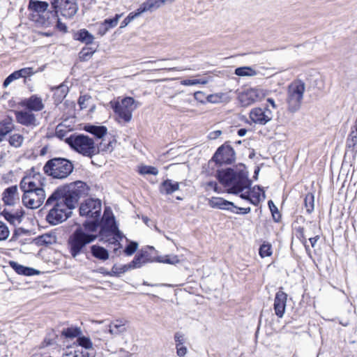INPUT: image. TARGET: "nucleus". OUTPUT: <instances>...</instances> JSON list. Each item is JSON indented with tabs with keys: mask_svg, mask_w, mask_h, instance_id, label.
<instances>
[{
	"mask_svg": "<svg viewBox=\"0 0 357 357\" xmlns=\"http://www.w3.org/2000/svg\"><path fill=\"white\" fill-rule=\"evenodd\" d=\"M86 193L84 183L77 181L69 186L56 189L47 199L45 206H53L46 216L47 221L56 225L69 218L79 198Z\"/></svg>",
	"mask_w": 357,
	"mask_h": 357,
	"instance_id": "nucleus-1",
	"label": "nucleus"
},
{
	"mask_svg": "<svg viewBox=\"0 0 357 357\" xmlns=\"http://www.w3.org/2000/svg\"><path fill=\"white\" fill-rule=\"evenodd\" d=\"M220 182L227 188L228 193L239 195L250 188L251 181L244 165L240 164L235 168H227L218 172Z\"/></svg>",
	"mask_w": 357,
	"mask_h": 357,
	"instance_id": "nucleus-2",
	"label": "nucleus"
},
{
	"mask_svg": "<svg viewBox=\"0 0 357 357\" xmlns=\"http://www.w3.org/2000/svg\"><path fill=\"white\" fill-rule=\"evenodd\" d=\"M97 238V235L86 232L82 227H78L70 236L68 245L70 253L73 258H76L80 254L86 252V245L93 242Z\"/></svg>",
	"mask_w": 357,
	"mask_h": 357,
	"instance_id": "nucleus-3",
	"label": "nucleus"
},
{
	"mask_svg": "<svg viewBox=\"0 0 357 357\" xmlns=\"http://www.w3.org/2000/svg\"><path fill=\"white\" fill-rule=\"evenodd\" d=\"M65 141L77 153L90 158L96 155V153L98 151V149H96L93 139L84 135H71L66 138Z\"/></svg>",
	"mask_w": 357,
	"mask_h": 357,
	"instance_id": "nucleus-4",
	"label": "nucleus"
},
{
	"mask_svg": "<svg viewBox=\"0 0 357 357\" xmlns=\"http://www.w3.org/2000/svg\"><path fill=\"white\" fill-rule=\"evenodd\" d=\"M73 169V163L63 158L51 159L43 167L45 174L58 179L67 178L72 173Z\"/></svg>",
	"mask_w": 357,
	"mask_h": 357,
	"instance_id": "nucleus-5",
	"label": "nucleus"
},
{
	"mask_svg": "<svg viewBox=\"0 0 357 357\" xmlns=\"http://www.w3.org/2000/svg\"><path fill=\"white\" fill-rule=\"evenodd\" d=\"M305 90V84L300 79H296L289 85L287 102L289 111L295 112L299 109Z\"/></svg>",
	"mask_w": 357,
	"mask_h": 357,
	"instance_id": "nucleus-6",
	"label": "nucleus"
},
{
	"mask_svg": "<svg viewBox=\"0 0 357 357\" xmlns=\"http://www.w3.org/2000/svg\"><path fill=\"white\" fill-rule=\"evenodd\" d=\"M135 100L131 97H126L120 102H115L112 107L114 112L125 122H129L132 116V112L137 108Z\"/></svg>",
	"mask_w": 357,
	"mask_h": 357,
	"instance_id": "nucleus-7",
	"label": "nucleus"
},
{
	"mask_svg": "<svg viewBox=\"0 0 357 357\" xmlns=\"http://www.w3.org/2000/svg\"><path fill=\"white\" fill-rule=\"evenodd\" d=\"M51 4L56 16L60 13L66 18L73 17L78 10L77 3L72 0H52Z\"/></svg>",
	"mask_w": 357,
	"mask_h": 357,
	"instance_id": "nucleus-8",
	"label": "nucleus"
},
{
	"mask_svg": "<svg viewBox=\"0 0 357 357\" xmlns=\"http://www.w3.org/2000/svg\"><path fill=\"white\" fill-rule=\"evenodd\" d=\"M100 236L102 241L112 244L117 243L119 245H120L116 237H121V233L116 225L114 216L105 218Z\"/></svg>",
	"mask_w": 357,
	"mask_h": 357,
	"instance_id": "nucleus-9",
	"label": "nucleus"
},
{
	"mask_svg": "<svg viewBox=\"0 0 357 357\" xmlns=\"http://www.w3.org/2000/svg\"><path fill=\"white\" fill-rule=\"evenodd\" d=\"M102 210L101 202L98 199H88L79 206V215L87 218L100 220Z\"/></svg>",
	"mask_w": 357,
	"mask_h": 357,
	"instance_id": "nucleus-10",
	"label": "nucleus"
},
{
	"mask_svg": "<svg viewBox=\"0 0 357 357\" xmlns=\"http://www.w3.org/2000/svg\"><path fill=\"white\" fill-rule=\"evenodd\" d=\"M236 158V154L234 149L227 143H225L220 146L215 154L212 160L218 165L231 164Z\"/></svg>",
	"mask_w": 357,
	"mask_h": 357,
	"instance_id": "nucleus-11",
	"label": "nucleus"
},
{
	"mask_svg": "<svg viewBox=\"0 0 357 357\" xmlns=\"http://www.w3.org/2000/svg\"><path fill=\"white\" fill-rule=\"evenodd\" d=\"M43 180L42 175L39 173L26 175L20 181V189L23 192H26L28 190L35 192L38 191V190H44Z\"/></svg>",
	"mask_w": 357,
	"mask_h": 357,
	"instance_id": "nucleus-12",
	"label": "nucleus"
},
{
	"mask_svg": "<svg viewBox=\"0 0 357 357\" xmlns=\"http://www.w3.org/2000/svg\"><path fill=\"white\" fill-rule=\"evenodd\" d=\"M45 199V193L44 190H38V191L24 192L22 201L23 204L29 208H39Z\"/></svg>",
	"mask_w": 357,
	"mask_h": 357,
	"instance_id": "nucleus-13",
	"label": "nucleus"
},
{
	"mask_svg": "<svg viewBox=\"0 0 357 357\" xmlns=\"http://www.w3.org/2000/svg\"><path fill=\"white\" fill-rule=\"evenodd\" d=\"M273 117V112L267 107H255L250 112V119L256 124L266 125Z\"/></svg>",
	"mask_w": 357,
	"mask_h": 357,
	"instance_id": "nucleus-14",
	"label": "nucleus"
},
{
	"mask_svg": "<svg viewBox=\"0 0 357 357\" xmlns=\"http://www.w3.org/2000/svg\"><path fill=\"white\" fill-rule=\"evenodd\" d=\"M264 96L262 90L259 89H250L241 93L238 97L243 107H248L252 104L260 101Z\"/></svg>",
	"mask_w": 357,
	"mask_h": 357,
	"instance_id": "nucleus-15",
	"label": "nucleus"
},
{
	"mask_svg": "<svg viewBox=\"0 0 357 357\" xmlns=\"http://www.w3.org/2000/svg\"><path fill=\"white\" fill-rule=\"evenodd\" d=\"M15 114L16 121L22 126L34 128L39 124L36 116L29 110L15 111Z\"/></svg>",
	"mask_w": 357,
	"mask_h": 357,
	"instance_id": "nucleus-16",
	"label": "nucleus"
},
{
	"mask_svg": "<svg viewBox=\"0 0 357 357\" xmlns=\"http://www.w3.org/2000/svg\"><path fill=\"white\" fill-rule=\"evenodd\" d=\"M20 105L31 112H40L45 108L43 98L36 94L31 95L30 97L23 99L20 102Z\"/></svg>",
	"mask_w": 357,
	"mask_h": 357,
	"instance_id": "nucleus-17",
	"label": "nucleus"
},
{
	"mask_svg": "<svg viewBox=\"0 0 357 357\" xmlns=\"http://www.w3.org/2000/svg\"><path fill=\"white\" fill-rule=\"evenodd\" d=\"M261 191L262 189L260 186H255L252 190H250V188L246 189L243 193L240 195V197L242 199L246 200L250 204L257 206L261 200V196L263 197V199H265V193L264 192H262V194H261Z\"/></svg>",
	"mask_w": 357,
	"mask_h": 357,
	"instance_id": "nucleus-18",
	"label": "nucleus"
},
{
	"mask_svg": "<svg viewBox=\"0 0 357 357\" xmlns=\"http://www.w3.org/2000/svg\"><path fill=\"white\" fill-rule=\"evenodd\" d=\"M287 300V294L282 291H278L274 299V311L275 314L280 318H282L284 314L286 304Z\"/></svg>",
	"mask_w": 357,
	"mask_h": 357,
	"instance_id": "nucleus-19",
	"label": "nucleus"
},
{
	"mask_svg": "<svg viewBox=\"0 0 357 357\" xmlns=\"http://www.w3.org/2000/svg\"><path fill=\"white\" fill-rule=\"evenodd\" d=\"M175 0H146L137 9V14L141 15L144 12L153 11L165 3H172Z\"/></svg>",
	"mask_w": 357,
	"mask_h": 357,
	"instance_id": "nucleus-20",
	"label": "nucleus"
},
{
	"mask_svg": "<svg viewBox=\"0 0 357 357\" xmlns=\"http://www.w3.org/2000/svg\"><path fill=\"white\" fill-rule=\"evenodd\" d=\"M20 199L17 185H13L5 189L2 194V200L6 205L13 206Z\"/></svg>",
	"mask_w": 357,
	"mask_h": 357,
	"instance_id": "nucleus-21",
	"label": "nucleus"
},
{
	"mask_svg": "<svg viewBox=\"0 0 357 357\" xmlns=\"http://www.w3.org/2000/svg\"><path fill=\"white\" fill-rule=\"evenodd\" d=\"M209 206L212 208H216L219 209L228 210L231 212H234L232 208H236V206L231 202L227 201L223 198L220 197H212L209 200Z\"/></svg>",
	"mask_w": 357,
	"mask_h": 357,
	"instance_id": "nucleus-22",
	"label": "nucleus"
},
{
	"mask_svg": "<svg viewBox=\"0 0 357 357\" xmlns=\"http://www.w3.org/2000/svg\"><path fill=\"white\" fill-rule=\"evenodd\" d=\"M48 8L49 3L43 1L29 0L28 4V9L30 11L36 13L39 15L47 11Z\"/></svg>",
	"mask_w": 357,
	"mask_h": 357,
	"instance_id": "nucleus-23",
	"label": "nucleus"
},
{
	"mask_svg": "<svg viewBox=\"0 0 357 357\" xmlns=\"http://www.w3.org/2000/svg\"><path fill=\"white\" fill-rule=\"evenodd\" d=\"M12 118L7 116L0 121V142L14 129Z\"/></svg>",
	"mask_w": 357,
	"mask_h": 357,
	"instance_id": "nucleus-24",
	"label": "nucleus"
},
{
	"mask_svg": "<svg viewBox=\"0 0 357 357\" xmlns=\"http://www.w3.org/2000/svg\"><path fill=\"white\" fill-rule=\"evenodd\" d=\"M179 190V183L170 179L164 181L159 187L160 192L165 195H171Z\"/></svg>",
	"mask_w": 357,
	"mask_h": 357,
	"instance_id": "nucleus-25",
	"label": "nucleus"
},
{
	"mask_svg": "<svg viewBox=\"0 0 357 357\" xmlns=\"http://www.w3.org/2000/svg\"><path fill=\"white\" fill-rule=\"evenodd\" d=\"M84 130L100 139L107 132V128L104 126L87 125L85 126Z\"/></svg>",
	"mask_w": 357,
	"mask_h": 357,
	"instance_id": "nucleus-26",
	"label": "nucleus"
},
{
	"mask_svg": "<svg viewBox=\"0 0 357 357\" xmlns=\"http://www.w3.org/2000/svg\"><path fill=\"white\" fill-rule=\"evenodd\" d=\"M116 143L113 141H106L102 139L100 143L96 144V149H98L96 155L103 153H111L114 150V144Z\"/></svg>",
	"mask_w": 357,
	"mask_h": 357,
	"instance_id": "nucleus-27",
	"label": "nucleus"
},
{
	"mask_svg": "<svg viewBox=\"0 0 357 357\" xmlns=\"http://www.w3.org/2000/svg\"><path fill=\"white\" fill-rule=\"evenodd\" d=\"M112 335L123 333L126 332V326L125 322L121 320H116L108 326V331Z\"/></svg>",
	"mask_w": 357,
	"mask_h": 357,
	"instance_id": "nucleus-28",
	"label": "nucleus"
},
{
	"mask_svg": "<svg viewBox=\"0 0 357 357\" xmlns=\"http://www.w3.org/2000/svg\"><path fill=\"white\" fill-rule=\"evenodd\" d=\"M91 250L93 256L100 260L105 261L109 258L108 251L99 245H92Z\"/></svg>",
	"mask_w": 357,
	"mask_h": 357,
	"instance_id": "nucleus-29",
	"label": "nucleus"
},
{
	"mask_svg": "<svg viewBox=\"0 0 357 357\" xmlns=\"http://www.w3.org/2000/svg\"><path fill=\"white\" fill-rule=\"evenodd\" d=\"M148 259L147 256L144 254H140L138 255H136L133 260L128 264V266L129 269H134V268H139L142 267L144 264L147 263Z\"/></svg>",
	"mask_w": 357,
	"mask_h": 357,
	"instance_id": "nucleus-30",
	"label": "nucleus"
},
{
	"mask_svg": "<svg viewBox=\"0 0 357 357\" xmlns=\"http://www.w3.org/2000/svg\"><path fill=\"white\" fill-rule=\"evenodd\" d=\"M10 266L18 273L23 275H33L35 270L31 268L25 267L15 261L10 262Z\"/></svg>",
	"mask_w": 357,
	"mask_h": 357,
	"instance_id": "nucleus-31",
	"label": "nucleus"
},
{
	"mask_svg": "<svg viewBox=\"0 0 357 357\" xmlns=\"http://www.w3.org/2000/svg\"><path fill=\"white\" fill-rule=\"evenodd\" d=\"M76 39L86 43V45H91L93 43L94 37L87 30L81 29L76 35Z\"/></svg>",
	"mask_w": 357,
	"mask_h": 357,
	"instance_id": "nucleus-32",
	"label": "nucleus"
},
{
	"mask_svg": "<svg viewBox=\"0 0 357 357\" xmlns=\"http://www.w3.org/2000/svg\"><path fill=\"white\" fill-rule=\"evenodd\" d=\"M257 72L250 66L239 67L235 69V75L239 77H253Z\"/></svg>",
	"mask_w": 357,
	"mask_h": 357,
	"instance_id": "nucleus-33",
	"label": "nucleus"
},
{
	"mask_svg": "<svg viewBox=\"0 0 357 357\" xmlns=\"http://www.w3.org/2000/svg\"><path fill=\"white\" fill-rule=\"evenodd\" d=\"M24 140V137L22 135L14 133L9 136L8 143L10 146L18 149L22 146Z\"/></svg>",
	"mask_w": 357,
	"mask_h": 357,
	"instance_id": "nucleus-34",
	"label": "nucleus"
},
{
	"mask_svg": "<svg viewBox=\"0 0 357 357\" xmlns=\"http://www.w3.org/2000/svg\"><path fill=\"white\" fill-rule=\"evenodd\" d=\"M357 144V118L355 121L354 128L351 130L347 139V146L349 149H354Z\"/></svg>",
	"mask_w": 357,
	"mask_h": 357,
	"instance_id": "nucleus-35",
	"label": "nucleus"
},
{
	"mask_svg": "<svg viewBox=\"0 0 357 357\" xmlns=\"http://www.w3.org/2000/svg\"><path fill=\"white\" fill-rule=\"evenodd\" d=\"M3 215L7 221L13 225H18L22 222V216L18 213H12L10 212L4 211L3 212Z\"/></svg>",
	"mask_w": 357,
	"mask_h": 357,
	"instance_id": "nucleus-36",
	"label": "nucleus"
},
{
	"mask_svg": "<svg viewBox=\"0 0 357 357\" xmlns=\"http://www.w3.org/2000/svg\"><path fill=\"white\" fill-rule=\"evenodd\" d=\"M68 92V88L64 85H60L55 89L54 93V101L58 104V102H61L66 97Z\"/></svg>",
	"mask_w": 357,
	"mask_h": 357,
	"instance_id": "nucleus-37",
	"label": "nucleus"
},
{
	"mask_svg": "<svg viewBox=\"0 0 357 357\" xmlns=\"http://www.w3.org/2000/svg\"><path fill=\"white\" fill-rule=\"evenodd\" d=\"M91 220H87L83 224L84 230L86 232H89L91 234H93V232H95L97 230L99 220H96V218H91Z\"/></svg>",
	"mask_w": 357,
	"mask_h": 357,
	"instance_id": "nucleus-38",
	"label": "nucleus"
},
{
	"mask_svg": "<svg viewBox=\"0 0 357 357\" xmlns=\"http://www.w3.org/2000/svg\"><path fill=\"white\" fill-rule=\"evenodd\" d=\"M96 52V49L92 47H85L79 52V59L82 61H88Z\"/></svg>",
	"mask_w": 357,
	"mask_h": 357,
	"instance_id": "nucleus-39",
	"label": "nucleus"
},
{
	"mask_svg": "<svg viewBox=\"0 0 357 357\" xmlns=\"http://www.w3.org/2000/svg\"><path fill=\"white\" fill-rule=\"evenodd\" d=\"M70 337H76V342L86 349H92L93 344L91 340L86 336H69Z\"/></svg>",
	"mask_w": 357,
	"mask_h": 357,
	"instance_id": "nucleus-40",
	"label": "nucleus"
},
{
	"mask_svg": "<svg viewBox=\"0 0 357 357\" xmlns=\"http://www.w3.org/2000/svg\"><path fill=\"white\" fill-rule=\"evenodd\" d=\"M314 197L313 194L307 193L304 199V205L307 213L310 214L314 211Z\"/></svg>",
	"mask_w": 357,
	"mask_h": 357,
	"instance_id": "nucleus-41",
	"label": "nucleus"
},
{
	"mask_svg": "<svg viewBox=\"0 0 357 357\" xmlns=\"http://www.w3.org/2000/svg\"><path fill=\"white\" fill-rule=\"evenodd\" d=\"M176 346L178 356L182 357L187 353V348L184 345V340L183 336H178L176 339Z\"/></svg>",
	"mask_w": 357,
	"mask_h": 357,
	"instance_id": "nucleus-42",
	"label": "nucleus"
},
{
	"mask_svg": "<svg viewBox=\"0 0 357 357\" xmlns=\"http://www.w3.org/2000/svg\"><path fill=\"white\" fill-rule=\"evenodd\" d=\"M129 269L128 264L118 266L117 265H114L112 268V270L109 271V276H115L119 277L121 274L126 273Z\"/></svg>",
	"mask_w": 357,
	"mask_h": 357,
	"instance_id": "nucleus-43",
	"label": "nucleus"
},
{
	"mask_svg": "<svg viewBox=\"0 0 357 357\" xmlns=\"http://www.w3.org/2000/svg\"><path fill=\"white\" fill-rule=\"evenodd\" d=\"M82 333L83 332L80 327L71 326L70 327L63 328L61 331V335H82Z\"/></svg>",
	"mask_w": 357,
	"mask_h": 357,
	"instance_id": "nucleus-44",
	"label": "nucleus"
},
{
	"mask_svg": "<svg viewBox=\"0 0 357 357\" xmlns=\"http://www.w3.org/2000/svg\"><path fill=\"white\" fill-rule=\"evenodd\" d=\"M17 72L20 78H24V82L25 84L26 83V78L32 76L36 73V71H35L33 68L31 67L21 68L18 70Z\"/></svg>",
	"mask_w": 357,
	"mask_h": 357,
	"instance_id": "nucleus-45",
	"label": "nucleus"
},
{
	"mask_svg": "<svg viewBox=\"0 0 357 357\" xmlns=\"http://www.w3.org/2000/svg\"><path fill=\"white\" fill-rule=\"evenodd\" d=\"M121 17L122 14H116V15L113 18L105 19L103 21L102 24L105 26H107L109 30L110 29L115 27L118 24V22Z\"/></svg>",
	"mask_w": 357,
	"mask_h": 357,
	"instance_id": "nucleus-46",
	"label": "nucleus"
},
{
	"mask_svg": "<svg viewBox=\"0 0 357 357\" xmlns=\"http://www.w3.org/2000/svg\"><path fill=\"white\" fill-rule=\"evenodd\" d=\"M158 261L164 264H175L179 262V259L176 255H166L159 257Z\"/></svg>",
	"mask_w": 357,
	"mask_h": 357,
	"instance_id": "nucleus-47",
	"label": "nucleus"
},
{
	"mask_svg": "<svg viewBox=\"0 0 357 357\" xmlns=\"http://www.w3.org/2000/svg\"><path fill=\"white\" fill-rule=\"evenodd\" d=\"M268 205L270 211L272 213L273 220L275 222H279L281 218V215L278 209V207L274 204V203L272 200H269L268 202Z\"/></svg>",
	"mask_w": 357,
	"mask_h": 357,
	"instance_id": "nucleus-48",
	"label": "nucleus"
},
{
	"mask_svg": "<svg viewBox=\"0 0 357 357\" xmlns=\"http://www.w3.org/2000/svg\"><path fill=\"white\" fill-rule=\"evenodd\" d=\"M10 236V230L5 222L0 220V241H6Z\"/></svg>",
	"mask_w": 357,
	"mask_h": 357,
	"instance_id": "nucleus-49",
	"label": "nucleus"
},
{
	"mask_svg": "<svg viewBox=\"0 0 357 357\" xmlns=\"http://www.w3.org/2000/svg\"><path fill=\"white\" fill-rule=\"evenodd\" d=\"M271 255V245L269 243H263L259 248V255L264 258L266 257H270Z\"/></svg>",
	"mask_w": 357,
	"mask_h": 357,
	"instance_id": "nucleus-50",
	"label": "nucleus"
},
{
	"mask_svg": "<svg viewBox=\"0 0 357 357\" xmlns=\"http://www.w3.org/2000/svg\"><path fill=\"white\" fill-rule=\"evenodd\" d=\"M208 79H183L181 82V84L184 86H192L196 84H206Z\"/></svg>",
	"mask_w": 357,
	"mask_h": 357,
	"instance_id": "nucleus-51",
	"label": "nucleus"
},
{
	"mask_svg": "<svg viewBox=\"0 0 357 357\" xmlns=\"http://www.w3.org/2000/svg\"><path fill=\"white\" fill-rule=\"evenodd\" d=\"M139 173L142 174L157 175L158 174V170L157 168L152 166H144L141 167Z\"/></svg>",
	"mask_w": 357,
	"mask_h": 357,
	"instance_id": "nucleus-52",
	"label": "nucleus"
},
{
	"mask_svg": "<svg viewBox=\"0 0 357 357\" xmlns=\"http://www.w3.org/2000/svg\"><path fill=\"white\" fill-rule=\"evenodd\" d=\"M20 78L17 70L14 71L10 75H9L3 82V86L4 88H6L12 82Z\"/></svg>",
	"mask_w": 357,
	"mask_h": 357,
	"instance_id": "nucleus-53",
	"label": "nucleus"
},
{
	"mask_svg": "<svg viewBox=\"0 0 357 357\" xmlns=\"http://www.w3.org/2000/svg\"><path fill=\"white\" fill-rule=\"evenodd\" d=\"M140 14H137V10L135 13H130L121 22V28L126 27L132 20L135 17L139 16Z\"/></svg>",
	"mask_w": 357,
	"mask_h": 357,
	"instance_id": "nucleus-54",
	"label": "nucleus"
},
{
	"mask_svg": "<svg viewBox=\"0 0 357 357\" xmlns=\"http://www.w3.org/2000/svg\"><path fill=\"white\" fill-rule=\"evenodd\" d=\"M138 244L136 242L130 243L125 248L124 252L127 255H132L137 249Z\"/></svg>",
	"mask_w": 357,
	"mask_h": 357,
	"instance_id": "nucleus-55",
	"label": "nucleus"
},
{
	"mask_svg": "<svg viewBox=\"0 0 357 357\" xmlns=\"http://www.w3.org/2000/svg\"><path fill=\"white\" fill-rule=\"evenodd\" d=\"M55 132L56 137L63 139L66 136L68 131L65 129L63 125L59 124L56 126Z\"/></svg>",
	"mask_w": 357,
	"mask_h": 357,
	"instance_id": "nucleus-56",
	"label": "nucleus"
},
{
	"mask_svg": "<svg viewBox=\"0 0 357 357\" xmlns=\"http://www.w3.org/2000/svg\"><path fill=\"white\" fill-rule=\"evenodd\" d=\"M91 99V97L88 95L81 96L78 100V104L82 109L87 107L86 102Z\"/></svg>",
	"mask_w": 357,
	"mask_h": 357,
	"instance_id": "nucleus-57",
	"label": "nucleus"
},
{
	"mask_svg": "<svg viewBox=\"0 0 357 357\" xmlns=\"http://www.w3.org/2000/svg\"><path fill=\"white\" fill-rule=\"evenodd\" d=\"M63 357H85V356L79 350H70L66 352Z\"/></svg>",
	"mask_w": 357,
	"mask_h": 357,
	"instance_id": "nucleus-58",
	"label": "nucleus"
},
{
	"mask_svg": "<svg viewBox=\"0 0 357 357\" xmlns=\"http://www.w3.org/2000/svg\"><path fill=\"white\" fill-rule=\"evenodd\" d=\"M232 210L234 209H238V211H240L239 212L238 211H235L234 213H241V214H247V213H249L251 211V208L250 207H238L236 206V208H232Z\"/></svg>",
	"mask_w": 357,
	"mask_h": 357,
	"instance_id": "nucleus-59",
	"label": "nucleus"
},
{
	"mask_svg": "<svg viewBox=\"0 0 357 357\" xmlns=\"http://www.w3.org/2000/svg\"><path fill=\"white\" fill-rule=\"evenodd\" d=\"M222 135V131L220 130L212 131L209 133L208 137L210 139H215Z\"/></svg>",
	"mask_w": 357,
	"mask_h": 357,
	"instance_id": "nucleus-60",
	"label": "nucleus"
},
{
	"mask_svg": "<svg viewBox=\"0 0 357 357\" xmlns=\"http://www.w3.org/2000/svg\"><path fill=\"white\" fill-rule=\"evenodd\" d=\"M108 31H109V29L107 26H105L102 23H101L98 28V33L101 36H103Z\"/></svg>",
	"mask_w": 357,
	"mask_h": 357,
	"instance_id": "nucleus-61",
	"label": "nucleus"
},
{
	"mask_svg": "<svg viewBox=\"0 0 357 357\" xmlns=\"http://www.w3.org/2000/svg\"><path fill=\"white\" fill-rule=\"evenodd\" d=\"M39 238L43 243H45V244H48V243H51L50 242V236H49V235H47V234L43 235V236H40Z\"/></svg>",
	"mask_w": 357,
	"mask_h": 357,
	"instance_id": "nucleus-62",
	"label": "nucleus"
},
{
	"mask_svg": "<svg viewBox=\"0 0 357 357\" xmlns=\"http://www.w3.org/2000/svg\"><path fill=\"white\" fill-rule=\"evenodd\" d=\"M319 238V235H316L314 237H310L309 238V241L310 242V244L312 245V248H314L318 241V239Z\"/></svg>",
	"mask_w": 357,
	"mask_h": 357,
	"instance_id": "nucleus-63",
	"label": "nucleus"
},
{
	"mask_svg": "<svg viewBox=\"0 0 357 357\" xmlns=\"http://www.w3.org/2000/svg\"><path fill=\"white\" fill-rule=\"evenodd\" d=\"M297 231L299 233L301 238L305 241V243H306V238L304 235V229L303 227H298L297 229Z\"/></svg>",
	"mask_w": 357,
	"mask_h": 357,
	"instance_id": "nucleus-64",
	"label": "nucleus"
}]
</instances>
